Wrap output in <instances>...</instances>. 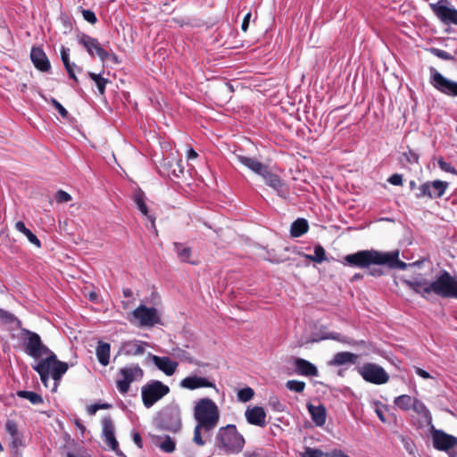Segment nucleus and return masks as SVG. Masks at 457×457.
Here are the masks:
<instances>
[{"label": "nucleus", "instance_id": "obj_14", "mask_svg": "<svg viewBox=\"0 0 457 457\" xmlns=\"http://www.w3.org/2000/svg\"><path fill=\"white\" fill-rule=\"evenodd\" d=\"M78 41L86 48L91 56L97 55L103 62L110 57L107 51L100 46L97 39L88 35L81 34L78 36Z\"/></svg>", "mask_w": 457, "mask_h": 457}, {"label": "nucleus", "instance_id": "obj_60", "mask_svg": "<svg viewBox=\"0 0 457 457\" xmlns=\"http://www.w3.org/2000/svg\"><path fill=\"white\" fill-rule=\"evenodd\" d=\"M415 371H416V374L419 375L420 377H421L422 378L427 379V378H432L428 371H426L425 370H422L420 368H416Z\"/></svg>", "mask_w": 457, "mask_h": 457}, {"label": "nucleus", "instance_id": "obj_4", "mask_svg": "<svg viewBox=\"0 0 457 457\" xmlns=\"http://www.w3.org/2000/svg\"><path fill=\"white\" fill-rule=\"evenodd\" d=\"M245 444V437L234 424L220 427L214 436L215 447L225 454L239 453L242 452Z\"/></svg>", "mask_w": 457, "mask_h": 457}, {"label": "nucleus", "instance_id": "obj_62", "mask_svg": "<svg viewBox=\"0 0 457 457\" xmlns=\"http://www.w3.org/2000/svg\"><path fill=\"white\" fill-rule=\"evenodd\" d=\"M187 156L188 160L195 159L197 157V153L193 148H190L187 151Z\"/></svg>", "mask_w": 457, "mask_h": 457}, {"label": "nucleus", "instance_id": "obj_30", "mask_svg": "<svg viewBox=\"0 0 457 457\" xmlns=\"http://www.w3.org/2000/svg\"><path fill=\"white\" fill-rule=\"evenodd\" d=\"M111 345L103 341H99L96 349V358L99 363L106 366L110 361Z\"/></svg>", "mask_w": 457, "mask_h": 457}, {"label": "nucleus", "instance_id": "obj_19", "mask_svg": "<svg viewBox=\"0 0 457 457\" xmlns=\"http://www.w3.org/2000/svg\"><path fill=\"white\" fill-rule=\"evenodd\" d=\"M30 59L35 68L40 71L46 72L51 69L48 57L41 47L33 46L30 51Z\"/></svg>", "mask_w": 457, "mask_h": 457}, {"label": "nucleus", "instance_id": "obj_20", "mask_svg": "<svg viewBox=\"0 0 457 457\" xmlns=\"http://www.w3.org/2000/svg\"><path fill=\"white\" fill-rule=\"evenodd\" d=\"M245 417L251 425L264 427L266 424V412L262 407H247L245 411Z\"/></svg>", "mask_w": 457, "mask_h": 457}, {"label": "nucleus", "instance_id": "obj_55", "mask_svg": "<svg viewBox=\"0 0 457 457\" xmlns=\"http://www.w3.org/2000/svg\"><path fill=\"white\" fill-rule=\"evenodd\" d=\"M82 14L83 18L91 24H95L97 21L95 12L90 10H83Z\"/></svg>", "mask_w": 457, "mask_h": 457}, {"label": "nucleus", "instance_id": "obj_36", "mask_svg": "<svg viewBox=\"0 0 457 457\" xmlns=\"http://www.w3.org/2000/svg\"><path fill=\"white\" fill-rule=\"evenodd\" d=\"M174 154L171 153L170 155L162 160L159 166V171L163 176L170 177V170L175 166L176 161H178Z\"/></svg>", "mask_w": 457, "mask_h": 457}, {"label": "nucleus", "instance_id": "obj_12", "mask_svg": "<svg viewBox=\"0 0 457 457\" xmlns=\"http://www.w3.org/2000/svg\"><path fill=\"white\" fill-rule=\"evenodd\" d=\"M429 428L433 439V445L436 449L449 451L457 445V437L448 435L443 430L435 428L434 425H431Z\"/></svg>", "mask_w": 457, "mask_h": 457}, {"label": "nucleus", "instance_id": "obj_32", "mask_svg": "<svg viewBox=\"0 0 457 457\" xmlns=\"http://www.w3.org/2000/svg\"><path fill=\"white\" fill-rule=\"evenodd\" d=\"M416 400L417 398L411 397L409 395H402L395 398L394 403L400 410L407 411L412 409Z\"/></svg>", "mask_w": 457, "mask_h": 457}, {"label": "nucleus", "instance_id": "obj_49", "mask_svg": "<svg viewBox=\"0 0 457 457\" xmlns=\"http://www.w3.org/2000/svg\"><path fill=\"white\" fill-rule=\"evenodd\" d=\"M184 168L182 166V161L178 160L175 162V166H173L172 170H170V176L175 178H179L181 174H183Z\"/></svg>", "mask_w": 457, "mask_h": 457}, {"label": "nucleus", "instance_id": "obj_61", "mask_svg": "<svg viewBox=\"0 0 457 457\" xmlns=\"http://www.w3.org/2000/svg\"><path fill=\"white\" fill-rule=\"evenodd\" d=\"M250 18H251V13H250V12H248V13L245 16V18H244V20H243V22H242L241 28H242V30H243V31H245H245L247 30V29H248Z\"/></svg>", "mask_w": 457, "mask_h": 457}, {"label": "nucleus", "instance_id": "obj_27", "mask_svg": "<svg viewBox=\"0 0 457 457\" xmlns=\"http://www.w3.org/2000/svg\"><path fill=\"white\" fill-rule=\"evenodd\" d=\"M68 363L64 361H61L57 359V356L55 355V360L51 361L49 362V371L51 373L52 378L57 382L62 378V377L66 373L68 370ZM57 386V384L54 383V387Z\"/></svg>", "mask_w": 457, "mask_h": 457}, {"label": "nucleus", "instance_id": "obj_25", "mask_svg": "<svg viewBox=\"0 0 457 457\" xmlns=\"http://www.w3.org/2000/svg\"><path fill=\"white\" fill-rule=\"evenodd\" d=\"M237 160L244 166L248 168L250 170L254 172L255 174L261 176V174L264 171V170L267 168L266 165L260 162L255 158L247 157L241 154L236 155Z\"/></svg>", "mask_w": 457, "mask_h": 457}, {"label": "nucleus", "instance_id": "obj_17", "mask_svg": "<svg viewBox=\"0 0 457 457\" xmlns=\"http://www.w3.org/2000/svg\"><path fill=\"white\" fill-rule=\"evenodd\" d=\"M148 359L160 371L168 377L173 376L179 367V362L171 360L169 356H158L148 353Z\"/></svg>", "mask_w": 457, "mask_h": 457}, {"label": "nucleus", "instance_id": "obj_40", "mask_svg": "<svg viewBox=\"0 0 457 457\" xmlns=\"http://www.w3.org/2000/svg\"><path fill=\"white\" fill-rule=\"evenodd\" d=\"M88 76L96 83L99 94L103 96L105 91V86L109 82L108 79L103 78L101 74L94 72H88Z\"/></svg>", "mask_w": 457, "mask_h": 457}, {"label": "nucleus", "instance_id": "obj_15", "mask_svg": "<svg viewBox=\"0 0 457 457\" xmlns=\"http://www.w3.org/2000/svg\"><path fill=\"white\" fill-rule=\"evenodd\" d=\"M447 187L448 183L442 180H434L432 182L424 183L420 186L417 197L420 198L428 196L430 198H439L445 194Z\"/></svg>", "mask_w": 457, "mask_h": 457}, {"label": "nucleus", "instance_id": "obj_44", "mask_svg": "<svg viewBox=\"0 0 457 457\" xmlns=\"http://www.w3.org/2000/svg\"><path fill=\"white\" fill-rule=\"evenodd\" d=\"M286 386L290 391L301 393L305 388V383L299 380H288L286 384Z\"/></svg>", "mask_w": 457, "mask_h": 457}, {"label": "nucleus", "instance_id": "obj_51", "mask_svg": "<svg viewBox=\"0 0 457 457\" xmlns=\"http://www.w3.org/2000/svg\"><path fill=\"white\" fill-rule=\"evenodd\" d=\"M52 105L58 111L62 118H67L68 111L54 98L51 99Z\"/></svg>", "mask_w": 457, "mask_h": 457}, {"label": "nucleus", "instance_id": "obj_47", "mask_svg": "<svg viewBox=\"0 0 457 457\" xmlns=\"http://www.w3.org/2000/svg\"><path fill=\"white\" fill-rule=\"evenodd\" d=\"M0 320L6 323H12L17 320L16 317L12 313L4 309H0Z\"/></svg>", "mask_w": 457, "mask_h": 457}, {"label": "nucleus", "instance_id": "obj_22", "mask_svg": "<svg viewBox=\"0 0 457 457\" xmlns=\"http://www.w3.org/2000/svg\"><path fill=\"white\" fill-rule=\"evenodd\" d=\"M55 360V354L49 355L45 359L39 360L37 363L32 364V369L38 373L42 383L47 386V382L51 377L49 371V362Z\"/></svg>", "mask_w": 457, "mask_h": 457}, {"label": "nucleus", "instance_id": "obj_53", "mask_svg": "<svg viewBox=\"0 0 457 457\" xmlns=\"http://www.w3.org/2000/svg\"><path fill=\"white\" fill-rule=\"evenodd\" d=\"M269 404H270V406H271L274 410H276L278 411H282L284 409L283 404L281 403V402L278 400V398L277 396L270 397Z\"/></svg>", "mask_w": 457, "mask_h": 457}, {"label": "nucleus", "instance_id": "obj_9", "mask_svg": "<svg viewBox=\"0 0 457 457\" xmlns=\"http://www.w3.org/2000/svg\"><path fill=\"white\" fill-rule=\"evenodd\" d=\"M358 372L361 378L370 383L382 385L389 380V375L379 365L375 363H365L358 368Z\"/></svg>", "mask_w": 457, "mask_h": 457}, {"label": "nucleus", "instance_id": "obj_56", "mask_svg": "<svg viewBox=\"0 0 457 457\" xmlns=\"http://www.w3.org/2000/svg\"><path fill=\"white\" fill-rule=\"evenodd\" d=\"M322 338L323 339H333V340L349 344V341L346 339V337H342L340 334L335 333V332L328 333L327 336L323 337Z\"/></svg>", "mask_w": 457, "mask_h": 457}, {"label": "nucleus", "instance_id": "obj_45", "mask_svg": "<svg viewBox=\"0 0 457 457\" xmlns=\"http://www.w3.org/2000/svg\"><path fill=\"white\" fill-rule=\"evenodd\" d=\"M302 457H328V454L319 449L306 448Z\"/></svg>", "mask_w": 457, "mask_h": 457}, {"label": "nucleus", "instance_id": "obj_48", "mask_svg": "<svg viewBox=\"0 0 457 457\" xmlns=\"http://www.w3.org/2000/svg\"><path fill=\"white\" fill-rule=\"evenodd\" d=\"M60 54L63 66H67L73 63L70 61V49L68 47L62 46L61 47Z\"/></svg>", "mask_w": 457, "mask_h": 457}, {"label": "nucleus", "instance_id": "obj_18", "mask_svg": "<svg viewBox=\"0 0 457 457\" xmlns=\"http://www.w3.org/2000/svg\"><path fill=\"white\" fill-rule=\"evenodd\" d=\"M4 428L11 438L10 447L12 450L25 446L23 433L19 430L16 421L7 420Z\"/></svg>", "mask_w": 457, "mask_h": 457}, {"label": "nucleus", "instance_id": "obj_23", "mask_svg": "<svg viewBox=\"0 0 457 457\" xmlns=\"http://www.w3.org/2000/svg\"><path fill=\"white\" fill-rule=\"evenodd\" d=\"M294 366L295 368L296 373L299 375L307 377L318 376L317 367L309 361L302 358H296L294 361Z\"/></svg>", "mask_w": 457, "mask_h": 457}, {"label": "nucleus", "instance_id": "obj_24", "mask_svg": "<svg viewBox=\"0 0 457 457\" xmlns=\"http://www.w3.org/2000/svg\"><path fill=\"white\" fill-rule=\"evenodd\" d=\"M411 410L420 416V422L421 426H428L430 428L431 425H433L432 415L423 402L417 399L416 402H414Z\"/></svg>", "mask_w": 457, "mask_h": 457}, {"label": "nucleus", "instance_id": "obj_42", "mask_svg": "<svg viewBox=\"0 0 457 457\" xmlns=\"http://www.w3.org/2000/svg\"><path fill=\"white\" fill-rule=\"evenodd\" d=\"M112 407V405L111 403L98 402V403H95L94 404L87 405V412L88 415L93 416L99 410H107V409H111Z\"/></svg>", "mask_w": 457, "mask_h": 457}, {"label": "nucleus", "instance_id": "obj_41", "mask_svg": "<svg viewBox=\"0 0 457 457\" xmlns=\"http://www.w3.org/2000/svg\"><path fill=\"white\" fill-rule=\"evenodd\" d=\"M172 355L179 359L180 361L191 363V364H196L198 365V362L195 361L193 356H191L187 352L182 349H174Z\"/></svg>", "mask_w": 457, "mask_h": 457}, {"label": "nucleus", "instance_id": "obj_16", "mask_svg": "<svg viewBox=\"0 0 457 457\" xmlns=\"http://www.w3.org/2000/svg\"><path fill=\"white\" fill-rule=\"evenodd\" d=\"M445 3H446V0H439L437 3L430 4L429 5L434 13L443 22L457 25V10L446 6Z\"/></svg>", "mask_w": 457, "mask_h": 457}, {"label": "nucleus", "instance_id": "obj_59", "mask_svg": "<svg viewBox=\"0 0 457 457\" xmlns=\"http://www.w3.org/2000/svg\"><path fill=\"white\" fill-rule=\"evenodd\" d=\"M388 182L395 186H400L403 184V177L400 174H394L389 177Z\"/></svg>", "mask_w": 457, "mask_h": 457}, {"label": "nucleus", "instance_id": "obj_6", "mask_svg": "<svg viewBox=\"0 0 457 457\" xmlns=\"http://www.w3.org/2000/svg\"><path fill=\"white\" fill-rule=\"evenodd\" d=\"M144 377V370L138 364H129L119 370V378L116 380V387L122 395L129 393L130 385L139 382Z\"/></svg>", "mask_w": 457, "mask_h": 457}, {"label": "nucleus", "instance_id": "obj_34", "mask_svg": "<svg viewBox=\"0 0 457 457\" xmlns=\"http://www.w3.org/2000/svg\"><path fill=\"white\" fill-rule=\"evenodd\" d=\"M15 228L21 232L22 234H24L26 236V237L28 238V240L35 245L37 247H40L41 246V242L40 240L37 238V237L29 228H26L24 222L22 221H17L15 223Z\"/></svg>", "mask_w": 457, "mask_h": 457}, {"label": "nucleus", "instance_id": "obj_39", "mask_svg": "<svg viewBox=\"0 0 457 457\" xmlns=\"http://www.w3.org/2000/svg\"><path fill=\"white\" fill-rule=\"evenodd\" d=\"M303 256L308 260L321 263L326 260V251L320 245H318L314 246V254H303Z\"/></svg>", "mask_w": 457, "mask_h": 457}, {"label": "nucleus", "instance_id": "obj_7", "mask_svg": "<svg viewBox=\"0 0 457 457\" xmlns=\"http://www.w3.org/2000/svg\"><path fill=\"white\" fill-rule=\"evenodd\" d=\"M169 393L170 387L167 385L159 380H151L141 389L143 403L150 408Z\"/></svg>", "mask_w": 457, "mask_h": 457}, {"label": "nucleus", "instance_id": "obj_31", "mask_svg": "<svg viewBox=\"0 0 457 457\" xmlns=\"http://www.w3.org/2000/svg\"><path fill=\"white\" fill-rule=\"evenodd\" d=\"M309 225L305 219L299 218L295 220L290 228V234L293 237H299L308 231Z\"/></svg>", "mask_w": 457, "mask_h": 457}, {"label": "nucleus", "instance_id": "obj_29", "mask_svg": "<svg viewBox=\"0 0 457 457\" xmlns=\"http://www.w3.org/2000/svg\"><path fill=\"white\" fill-rule=\"evenodd\" d=\"M358 359V355L350 352H340L334 355L333 359L329 361L330 365L341 366L346 363H355Z\"/></svg>", "mask_w": 457, "mask_h": 457}, {"label": "nucleus", "instance_id": "obj_50", "mask_svg": "<svg viewBox=\"0 0 457 457\" xmlns=\"http://www.w3.org/2000/svg\"><path fill=\"white\" fill-rule=\"evenodd\" d=\"M64 68L67 71L69 77L75 82H78V78L75 74V70H77L79 72L81 71V68L78 67L75 63L64 66Z\"/></svg>", "mask_w": 457, "mask_h": 457}, {"label": "nucleus", "instance_id": "obj_35", "mask_svg": "<svg viewBox=\"0 0 457 457\" xmlns=\"http://www.w3.org/2000/svg\"><path fill=\"white\" fill-rule=\"evenodd\" d=\"M163 417L170 415L173 419L170 428L172 429H178L180 426V410L178 405L168 407L164 412Z\"/></svg>", "mask_w": 457, "mask_h": 457}, {"label": "nucleus", "instance_id": "obj_57", "mask_svg": "<svg viewBox=\"0 0 457 457\" xmlns=\"http://www.w3.org/2000/svg\"><path fill=\"white\" fill-rule=\"evenodd\" d=\"M438 166L444 171H446V172H449V173H455L456 172L455 169L450 163L446 162L443 159L438 160Z\"/></svg>", "mask_w": 457, "mask_h": 457}, {"label": "nucleus", "instance_id": "obj_64", "mask_svg": "<svg viewBox=\"0 0 457 457\" xmlns=\"http://www.w3.org/2000/svg\"><path fill=\"white\" fill-rule=\"evenodd\" d=\"M133 440L135 442V444L138 446V447H142V440H141V437L138 434H135L133 436Z\"/></svg>", "mask_w": 457, "mask_h": 457}, {"label": "nucleus", "instance_id": "obj_58", "mask_svg": "<svg viewBox=\"0 0 457 457\" xmlns=\"http://www.w3.org/2000/svg\"><path fill=\"white\" fill-rule=\"evenodd\" d=\"M403 157L410 163H418L419 155L411 150L408 153H404Z\"/></svg>", "mask_w": 457, "mask_h": 457}, {"label": "nucleus", "instance_id": "obj_33", "mask_svg": "<svg viewBox=\"0 0 457 457\" xmlns=\"http://www.w3.org/2000/svg\"><path fill=\"white\" fill-rule=\"evenodd\" d=\"M155 445L164 453H170L174 452L176 448L175 442L171 439L170 436H159L155 440Z\"/></svg>", "mask_w": 457, "mask_h": 457}, {"label": "nucleus", "instance_id": "obj_52", "mask_svg": "<svg viewBox=\"0 0 457 457\" xmlns=\"http://www.w3.org/2000/svg\"><path fill=\"white\" fill-rule=\"evenodd\" d=\"M135 202L137 204V206L138 208V210L144 214V215H147L148 213V210H147V207L145 205V204L144 203V200H143V197L141 195H136V199H135Z\"/></svg>", "mask_w": 457, "mask_h": 457}, {"label": "nucleus", "instance_id": "obj_1", "mask_svg": "<svg viewBox=\"0 0 457 457\" xmlns=\"http://www.w3.org/2000/svg\"><path fill=\"white\" fill-rule=\"evenodd\" d=\"M193 415L196 422L194 428L193 442L198 446H204L206 443L204 435H209L219 424L220 408L209 397L199 398L195 403Z\"/></svg>", "mask_w": 457, "mask_h": 457}, {"label": "nucleus", "instance_id": "obj_8", "mask_svg": "<svg viewBox=\"0 0 457 457\" xmlns=\"http://www.w3.org/2000/svg\"><path fill=\"white\" fill-rule=\"evenodd\" d=\"M132 320L139 327L152 328L161 323V313L157 308L141 304L133 311Z\"/></svg>", "mask_w": 457, "mask_h": 457}, {"label": "nucleus", "instance_id": "obj_28", "mask_svg": "<svg viewBox=\"0 0 457 457\" xmlns=\"http://www.w3.org/2000/svg\"><path fill=\"white\" fill-rule=\"evenodd\" d=\"M308 411L311 415L312 421L316 426L321 427L325 424L327 419V411L323 405L307 404Z\"/></svg>", "mask_w": 457, "mask_h": 457}, {"label": "nucleus", "instance_id": "obj_13", "mask_svg": "<svg viewBox=\"0 0 457 457\" xmlns=\"http://www.w3.org/2000/svg\"><path fill=\"white\" fill-rule=\"evenodd\" d=\"M148 346L150 345L145 341L131 339L121 342L117 353L128 357H137L143 355Z\"/></svg>", "mask_w": 457, "mask_h": 457}, {"label": "nucleus", "instance_id": "obj_43", "mask_svg": "<svg viewBox=\"0 0 457 457\" xmlns=\"http://www.w3.org/2000/svg\"><path fill=\"white\" fill-rule=\"evenodd\" d=\"M254 395V391L251 387H245L237 392V400L242 403L250 401Z\"/></svg>", "mask_w": 457, "mask_h": 457}, {"label": "nucleus", "instance_id": "obj_21", "mask_svg": "<svg viewBox=\"0 0 457 457\" xmlns=\"http://www.w3.org/2000/svg\"><path fill=\"white\" fill-rule=\"evenodd\" d=\"M261 177L264 179L266 184L272 187L277 191L278 195L281 197H286L287 195V191L284 183L276 174L271 173L268 167L264 170V171L261 174Z\"/></svg>", "mask_w": 457, "mask_h": 457}, {"label": "nucleus", "instance_id": "obj_11", "mask_svg": "<svg viewBox=\"0 0 457 457\" xmlns=\"http://www.w3.org/2000/svg\"><path fill=\"white\" fill-rule=\"evenodd\" d=\"M430 83L436 89L445 95L457 96V82L444 77L435 68H430Z\"/></svg>", "mask_w": 457, "mask_h": 457}, {"label": "nucleus", "instance_id": "obj_10", "mask_svg": "<svg viewBox=\"0 0 457 457\" xmlns=\"http://www.w3.org/2000/svg\"><path fill=\"white\" fill-rule=\"evenodd\" d=\"M179 387L182 389L194 391L200 388H211L219 392V389L213 380L210 377L200 376L196 373H192L179 381Z\"/></svg>", "mask_w": 457, "mask_h": 457}, {"label": "nucleus", "instance_id": "obj_5", "mask_svg": "<svg viewBox=\"0 0 457 457\" xmlns=\"http://www.w3.org/2000/svg\"><path fill=\"white\" fill-rule=\"evenodd\" d=\"M21 340L25 353L34 360H41L45 355L55 354L41 340L40 336L27 328H21Z\"/></svg>", "mask_w": 457, "mask_h": 457}, {"label": "nucleus", "instance_id": "obj_37", "mask_svg": "<svg viewBox=\"0 0 457 457\" xmlns=\"http://www.w3.org/2000/svg\"><path fill=\"white\" fill-rule=\"evenodd\" d=\"M174 249L178 254V257L182 262L195 263V262L191 260V255H192L191 248H189L182 244L175 243Z\"/></svg>", "mask_w": 457, "mask_h": 457}, {"label": "nucleus", "instance_id": "obj_46", "mask_svg": "<svg viewBox=\"0 0 457 457\" xmlns=\"http://www.w3.org/2000/svg\"><path fill=\"white\" fill-rule=\"evenodd\" d=\"M54 198L58 204H63L71 201V195L69 193L60 189L56 192Z\"/></svg>", "mask_w": 457, "mask_h": 457}, {"label": "nucleus", "instance_id": "obj_63", "mask_svg": "<svg viewBox=\"0 0 457 457\" xmlns=\"http://www.w3.org/2000/svg\"><path fill=\"white\" fill-rule=\"evenodd\" d=\"M376 413L378 417V419L383 422L385 423L386 421V418H385V415L383 413V411L381 409H376Z\"/></svg>", "mask_w": 457, "mask_h": 457}, {"label": "nucleus", "instance_id": "obj_38", "mask_svg": "<svg viewBox=\"0 0 457 457\" xmlns=\"http://www.w3.org/2000/svg\"><path fill=\"white\" fill-rule=\"evenodd\" d=\"M16 395L20 398L29 400L34 405L41 404L44 403L43 397L39 394L33 391L19 390L17 391Z\"/></svg>", "mask_w": 457, "mask_h": 457}, {"label": "nucleus", "instance_id": "obj_54", "mask_svg": "<svg viewBox=\"0 0 457 457\" xmlns=\"http://www.w3.org/2000/svg\"><path fill=\"white\" fill-rule=\"evenodd\" d=\"M432 53L436 56H437L438 58H440L442 60H453V56L449 53H447L444 50H441V49L434 48V49H432Z\"/></svg>", "mask_w": 457, "mask_h": 457}, {"label": "nucleus", "instance_id": "obj_2", "mask_svg": "<svg viewBox=\"0 0 457 457\" xmlns=\"http://www.w3.org/2000/svg\"><path fill=\"white\" fill-rule=\"evenodd\" d=\"M403 282L425 299H428L433 294L443 298L457 299V277L447 271H443L434 281L416 278Z\"/></svg>", "mask_w": 457, "mask_h": 457}, {"label": "nucleus", "instance_id": "obj_26", "mask_svg": "<svg viewBox=\"0 0 457 457\" xmlns=\"http://www.w3.org/2000/svg\"><path fill=\"white\" fill-rule=\"evenodd\" d=\"M102 435L104 441L111 450L114 451V429L112 426V420L107 416L102 420Z\"/></svg>", "mask_w": 457, "mask_h": 457}, {"label": "nucleus", "instance_id": "obj_3", "mask_svg": "<svg viewBox=\"0 0 457 457\" xmlns=\"http://www.w3.org/2000/svg\"><path fill=\"white\" fill-rule=\"evenodd\" d=\"M399 250L381 252L374 249L361 250L344 257V263L351 267L365 269L370 265H386L391 269L404 270L407 263L399 260Z\"/></svg>", "mask_w": 457, "mask_h": 457}]
</instances>
